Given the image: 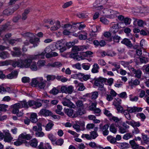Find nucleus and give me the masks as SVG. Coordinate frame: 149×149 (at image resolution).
Returning a JSON list of instances; mask_svg holds the SVG:
<instances>
[{
	"instance_id": "49",
	"label": "nucleus",
	"mask_w": 149,
	"mask_h": 149,
	"mask_svg": "<svg viewBox=\"0 0 149 149\" xmlns=\"http://www.w3.org/2000/svg\"><path fill=\"white\" fill-rule=\"evenodd\" d=\"M39 79L37 80L36 78L33 79L31 82L32 86L35 87H37L39 83Z\"/></svg>"
},
{
	"instance_id": "41",
	"label": "nucleus",
	"mask_w": 149,
	"mask_h": 149,
	"mask_svg": "<svg viewBox=\"0 0 149 149\" xmlns=\"http://www.w3.org/2000/svg\"><path fill=\"white\" fill-rule=\"evenodd\" d=\"M66 94H71L73 90V87L72 86H66Z\"/></svg>"
},
{
	"instance_id": "35",
	"label": "nucleus",
	"mask_w": 149,
	"mask_h": 149,
	"mask_svg": "<svg viewBox=\"0 0 149 149\" xmlns=\"http://www.w3.org/2000/svg\"><path fill=\"white\" fill-rule=\"evenodd\" d=\"M78 75L79 77H81L85 81H86L89 79L91 77V75L88 74L85 75L83 73H79Z\"/></svg>"
},
{
	"instance_id": "40",
	"label": "nucleus",
	"mask_w": 149,
	"mask_h": 149,
	"mask_svg": "<svg viewBox=\"0 0 149 149\" xmlns=\"http://www.w3.org/2000/svg\"><path fill=\"white\" fill-rule=\"evenodd\" d=\"M84 114V112L80 109H79L73 115V117H76L79 115H82Z\"/></svg>"
},
{
	"instance_id": "1",
	"label": "nucleus",
	"mask_w": 149,
	"mask_h": 149,
	"mask_svg": "<svg viewBox=\"0 0 149 149\" xmlns=\"http://www.w3.org/2000/svg\"><path fill=\"white\" fill-rule=\"evenodd\" d=\"M28 108V107L27 102L26 101H23L19 103L15 104L13 105V109L12 112L13 113L17 114L19 112V108Z\"/></svg>"
},
{
	"instance_id": "45",
	"label": "nucleus",
	"mask_w": 149,
	"mask_h": 149,
	"mask_svg": "<svg viewBox=\"0 0 149 149\" xmlns=\"http://www.w3.org/2000/svg\"><path fill=\"white\" fill-rule=\"evenodd\" d=\"M107 140L112 143H114L116 141V139L114 137H113L111 136H108L107 137Z\"/></svg>"
},
{
	"instance_id": "44",
	"label": "nucleus",
	"mask_w": 149,
	"mask_h": 149,
	"mask_svg": "<svg viewBox=\"0 0 149 149\" xmlns=\"http://www.w3.org/2000/svg\"><path fill=\"white\" fill-rule=\"evenodd\" d=\"M141 13H149V8L147 7L142 8L139 12Z\"/></svg>"
},
{
	"instance_id": "4",
	"label": "nucleus",
	"mask_w": 149,
	"mask_h": 149,
	"mask_svg": "<svg viewBox=\"0 0 149 149\" xmlns=\"http://www.w3.org/2000/svg\"><path fill=\"white\" fill-rule=\"evenodd\" d=\"M56 47L60 50V52H63L66 50L65 44L63 41H59L56 42L55 45Z\"/></svg>"
},
{
	"instance_id": "56",
	"label": "nucleus",
	"mask_w": 149,
	"mask_h": 149,
	"mask_svg": "<svg viewBox=\"0 0 149 149\" xmlns=\"http://www.w3.org/2000/svg\"><path fill=\"white\" fill-rule=\"evenodd\" d=\"M113 104L116 107L117 110L118 111L122 112L123 111V108L120 105V104H114L113 103Z\"/></svg>"
},
{
	"instance_id": "24",
	"label": "nucleus",
	"mask_w": 149,
	"mask_h": 149,
	"mask_svg": "<svg viewBox=\"0 0 149 149\" xmlns=\"http://www.w3.org/2000/svg\"><path fill=\"white\" fill-rule=\"evenodd\" d=\"M10 56L9 54L6 51H3L0 52V58L2 59H6Z\"/></svg>"
},
{
	"instance_id": "46",
	"label": "nucleus",
	"mask_w": 149,
	"mask_h": 149,
	"mask_svg": "<svg viewBox=\"0 0 149 149\" xmlns=\"http://www.w3.org/2000/svg\"><path fill=\"white\" fill-rule=\"evenodd\" d=\"M38 142L36 139H34L30 142V145L33 147H36L37 146Z\"/></svg>"
},
{
	"instance_id": "26",
	"label": "nucleus",
	"mask_w": 149,
	"mask_h": 149,
	"mask_svg": "<svg viewBox=\"0 0 149 149\" xmlns=\"http://www.w3.org/2000/svg\"><path fill=\"white\" fill-rule=\"evenodd\" d=\"M84 49L83 46H73L72 48V51L74 52H77L78 51H82Z\"/></svg>"
},
{
	"instance_id": "13",
	"label": "nucleus",
	"mask_w": 149,
	"mask_h": 149,
	"mask_svg": "<svg viewBox=\"0 0 149 149\" xmlns=\"http://www.w3.org/2000/svg\"><path fill=\"white\" fill-rule=\"evenodd\" d=\"M71 58H73L75 60L79 61L82 58V56H80L78 55V53L77 52H73L71 53L70 55Z\"/></svg>"
},
{
	"instance_id": "22",
	"label": "nucleus",
	"mask_w": 149,
	"mask_h": 149,
	"mask_svg": "<svg viewBox=\"0 0 149 149\" xmlns=\"http://www.w3.org/2000/svg\"><path fill=\"white\" fill-rule=\"evenodd\" d=\"M4 140L7 141L9 142L12 140L13 138L11 136L9 132H6L4 135Z\"/></svg>"
},
{
	"instance_id": "20",
	"label": "nucleus",
	"mask_w": 149,
	"mask_h": 149,
	"mask_svg": "<svg viewBox=\"0 0 149 149\" xmlns=\"http://www.w3.org/2000/svg\"><path fill=\"white\" fill-rule=\"evenodd\" d=\"M42 124L39 123H37L36 125L34 126L33 127V130L35 132L38 131H42Z\"/></svg>"
},
{
	"instance_id": "63",
	"label": "nucleus",
	"mask_w": 149,
	"mask_h": 149,
	"mask_svg": "<svg viewBox=\"0 0 149 149\" xmlns=\"http://www.w3.org/2000/svg\"><path fill=\"white\" fill-rule=\"evenodd\" d=\"M139 59L141 62L142 63H146L148 61V58L144 57L141 56L139 57Z\"/></svg>"
},
{
	"instance_id": "61",
	"label": "nucleus",
	"mask_w": 149,
	"mask_h": 149,
	"mask_svg": "<svg viewBox=\"0 0 149 149\" xmlns=\"http://www.w3.org/2000/svg\"><path fill=\"white\" fill-rule=\"evenodd\" d=\"M100 21L105 24H107L109 23V21L105 18L102 17L100 18Z\"/></svg>"
},
{
	"instance_id": "9",
	"label": "nucleus",
	"mask_w": 149,
	"mask_h": 149,
	"mask_svg": "<svg viewBox=\"0 0 149 149\" xmlns=\"http://www.w3.org/2000/svg\"><path fill=\"white\" fill-rule=\"evenodd\" d=\"M13 49L15 51L11 52L12 55L13 56L19 57L21 55V49L19 47H15Z\"/></svg>"
},
{
	"instance_id": "59",
	"label": "nucleus",
	"mask_w": 149,
	"mask_h": 149,
	"mask_svg": "<svg viewBox=\"0 0 149 149\" xmlns=\"http://www.w3.org/2000/svg\"><path fill=\"white\" fill-rule=\"evenodd\" d=\"M23 35L24 36L30 38H34L35 37V36L33 33L29 32L25 33Z\"/></svg>"
},
{
	"instance_id": "25",
	"label": "nucleus",
	"mask_w": 149,
	"mask_h": 149,
	"mask_svg": "<svg viewBox=\"0 0 149 149\" xmlns=\"http://www.w3.org/2000/svg\"><path fill=\"white\" fill-rule=\"evenodd\" d=\"M30 120L33 123H36L38 120L37 114L35 113H32L30 117Z\"/></svg>"
},
{
	"instance_id": "38",
	"label": "nucleus",
	"mask_w": 149,
	"mask_h": 149,
	"mask_svg": "<svg viewBox=\"0 0 149 149\" xmlns=\"http://www.w3.org/2000/svg\"><path fill=\"white\" fill-rule=\"evenodd\" d=\"M142 136L144 143L148 144L149 142V137L147 135L144 134L143 133L142 134Z\"/></svg>"
},
{
	"instance_id": "23",
	"label": "nucleus",
	"mask_w": 149,
	"mask_h": 149,
	"mask_svg": "<svg viewBox=\"0 0 149 149\" xmlns=\"http://www.w3.org/2000/svg\"><path fill=\"white\" fill-rule=\"evenodd\" d=\"M140 83V81L138 79H136L134 80H131V81L129 82V84L130 86L133 87L134 86L139 85Z\"/></svg>"
},
{
	"instance_id": "6",
	"label": "nucleus",
	"mask_w": 149,
	"mask_h": 149,
	"mask_svg": "<svg viewBox=\"0 0 149 149\" xmlns=\"http://www.w3.org/2000/svg\"><path fill=\"white\" fill-rule=\"evenodd\" d=\"M109 127V125L108 124H106L103 126L102 124H101L99 125V128L102 132L103 135L104 136L107 135L109 133V131L108 129Z\"/></svg>"
},
{
	"instance_id": "14",
	"label": "nucleus",
	"mask_w": 149,
	"mask_h": 149,
	"mask_svg": "<svg viewBox=\"0 0 149 149\" xmlns=\"http://www.w3.org/2000/svg\"><path fill=\"white\" fill-rule=\"evenodd\" d=\"M39 41V39L38 38H31L29 40V42L33 44V47H35L38 46V41Z\"/></svg>"
},
{
	"instance_id": "11",
	"label": "nucleus",
	"mask_w": 149,
	"mask_h": 149,
	"mask_svg": "<svg viewBox=\"0 0 149 149\" xmlns=\"http://www.w3.org/2000/svg\"><path fill=\"white\" fill-rule=\"evenodd\" d=\"M18 74V72L17 71L15 70L12 71L10 73L7 75L6 77V78L9 79L13 78H16L17 77Z\"/></svg>"
},
{
	"instance_id": "54",
	"label": "nucleus",
	"mask_w": 149,
	"mask_h": 149,
	"mask_svg": "<svg viewBox=\"0 0 149 149\" xmlns=\"http://www.w3.org/2000/svg\"><path fill=\"white\" fill-rule=\"evenodd\" d=\"M110 131L113 133H116L117 132V129L115 128L114 124H111L110 126Z\"/></svg>"
},
{
	"instance_id": "55",
	"label": "nucleus",
	"mask_w": 149,
	"mask_h": 149,
	"mask_svg": "<svg viewBox=\"0 0 149 149\" xmlns=\"http://www.w3.org/2000/svg\"><path fill=\"white\" fill-rule=\"evenodd\" d=\"M135 106L133 107H128L127 109L125 111H127L130 113L135 112Z\"/></svg>"
},
{
	"instance_id": "17",
	"label": "nucleus",
	"mask_w": 149,
	"mask_h": 149,
	"mask_svg": "<svg viewBox=\"0 0 149 149\" xmlns=\"http://www.w3.org/2000/svg\"><path fill=\"white\" fill-rule=\"evenodd\" d=\"M51 50V49L49 47H46L44 51L41 53L40 54H38L36 55V57L37 56H40V58H42L43 59L44 58V56L45 53L47 52H49Z\"/></svg>"
},
{
	"instance_id": "28",
	"label": "nucleus",
	"mask_w": 149,
	"mask_h": 149,
	"mask_svg": "<svg viewBox=\"0 0 149 149\" xmlns=\"http://www.w3.org/2000/svg\"><path fill=\"white\" fill-rule=\"evenodd\" d=\"M64 112L65 114L69 116H72L73 114L74 110L71 108L64 109Z\"/></svg>"
},
{
	"instance_id": "47",
	"label": "nucleus",
	"mask_w": 149,
	"mask_h": 149,
	"mask_svg": "<svg viewBox=\"0 0 149 149\" xmlns=\"http://www.w3.org/2000/svg\"><path fill=\"white\" fill-rule=\"evenodd\" d=\"M14 142L15 145L16 146H19L21 145L23 143H25L26 141L25 140L22 139V140H19Z\"/></svg>"
},
{
	"instance_id": "21",
	"label": "nucleus",
	"mask_w": 149,
	"mask_h": 149,
	"mask_svg": "<svg viewBox=\"0 0 149 149\" xmlns=\"http://www.w3.org/2000/svg\"><path fill=\"white\" fill-rule=\"evenodd\" d=\"M61 26L60 22L59 21H57L55 23V25L51 27L50 30L51 31H56L60 28Z\"/></svg>"
},
{
	"instance_id": "34",
	"label": "nucleus",
	"mask_w": 149,
	"mask_h": 149,
	"mask_svg": "<svg viewBox=\"0 0 149 149\" xmlns=\"http://www.w3.org/2000/svg\"><path fill=\"white\" fill-rule=\"evenodd\" d=\"M90 134L91 139H95L98 136L96 131L94 130L90 132Z\"/></svg>"
},
{
	"instance_id": "39",
	"label": "nucleus",
	"mask_w": 149,
	"mask_h": 149,
	"mask_svg": "<svg viewBox=\"0 0 149 149\" xmlns=\"http://www.w3.org/2000/svg\"><path fill=\"white\" fill-rule=\"evenodd\" d=\"M54 124L51 123H49L45 127V130L47 131H49L52 129L53 126H54Z\"/></svg>"
},
{
	"instance_id": "53",
	"label": "nucleus",
	"mask_w": 149,
	"mask_h": 149,
	"mask_svg": "<svg viewBox=\"0 0 149 149\" xmlns=\"http://www.w3.org/2000/svg\"><path fill=\"white\" fill-rule=\"evenodd\" d=\"M12 66L14 68L16 67L17 66L18 67H20V66H19V65H20V60L17 61H13L11 64Z\"/></svg>"
},
{
	"instance_id": "2",
	"label": "nucleus",
	"mask_w": 149,
	"mask_h": 149,
	"mask_svg": "<svg viewBox=\"0 0 149 149\" xmlns=\"http://www.w3.org/2000/svg\"><path fill=\"white\" fill-rule=\"evenodd\" d=\"M107 80L106 78L100 77L95 80L94 84L96 86L102 88L104 87L103 83H105Z\"/></svg>"
},
{
	"instance_id": "19",
	"label": "nucleus",
	"mask_w": 149,
	"mask_h": 149,
	"mask_svg": "<svg viewBox=\"0 0 149 149\" xmlns=\"http://www.w3.org/2000/svg\"><path fill=\"white\" fill-rule=\"evenodd\" d=\"M60 86H58L56 88L54 87L52 90L50 91L49 93L53 95H57L58 93H60Z\"/></svg>"
},
{
	"instance_id": "37",
	"label": "nucleus",
	"mask_w": 149,
	"mask_h": 149,
	"mask_svg": "<svg viewBox=\"0 0 149 149\" xmlns=\"http://www.w3.org/2000/svg\"><path fill=\"white\" fill-rule=\"evenodd\" d=\"M77 16L80 18H86L88 17V15L86 13H81L77 14Z\"/></svg>"
},
{
	"instance_id": "12",
	"label": "nucleus",
	"mask_w": 149,
	"mask_h": 149,
	"mask_svg": "<svg viewBox=\"0 0 149 149\" xmlns=\"http://www.w3.org/2000/svg\"><path fill=\"white\" fill-rule=\"evenodd\" d=\"M121 43L129 48H131L133 47V44L131 42V41L129 39L126 38L123 39L121 41Z\"/></svg>"
},
{
	"instance_id": "15",
	"label": "nucleus",
	"mask_w": 149,
	"mask_h": 149,
	"mask_svg": "<svg viewBox=\"0 0 149 149\" xmlns=\"http://www.w3.org/2000/svg\"><path fill=\"white\" fill-rule=\"evenodd\" d=\"M12 91L9 87L5 88L3 85H0V93L3 94L6 92L11 93Z\"/></svg>"
},
{
	"instance_id": "62",
	"label": "nucleus",
	"mask_w": 149,
	"mask_h": 149,
	"mask_svg": "<svg viewBox=\"0 0 149 149\" xmlns=\"http://www.w3.org/2000/svg\"><path fill=\"white\" fill-rule=\"evenodd\" d=\"M76 104L77 107H81L83 108L84 106L83 103V102L81 100H78L76 103Z\"/></svg>"
},
{
	"instance_id": "16",
	"label": "nucleus",
	"mask_w": 149,
	"mask_h": 149,
	"mask_svg": "<svg viewBox=\"0 0 149 149\" xmlns=\"http://www.w3.org/2000/svg\"><path fill=\"white\" fill-rule=\"evenodd\" d=\"M132 72L136 77L139 79L141 78V75L142 74V72L140 70L138 69L136 70L135 69H133L132 70Z\"/></svg>"
},
{
	"instance_id": "5",
	"label": "nucleus",
	"mask_w": 149,
	"mask_h": 149,
	"mask_svg": "<svg viewBox=\"0 0 149 149\" xmlns=\"http://www.w3.org/2000/svg\"><path fill=\"white\" fill-rule=\"evenodd\" d=\"M97 0H96L95 2L93 3V6L96 9L99 10L100 11V13L102 14V13H104L103 11L102 10L103 9H104V7L103 6V5L101 4V2L99 1L97 2Z\"/></svg>"
},
{
	"instance_id": "36",
	"label": "nucleus",
	"mask_w": 149,
	"mask_h": 149,
	"mask_svg": "<svg viewBox=\"0 0 149 149\" xmlns=\"http://www.w3.org/2000/svg\"><path fill=\"white\" fill-rule=\"evenodd\" d=\"M36 63L34 62H32L30 65V68L33 71H36L38 70V67Z\"/></svg>"
},
{
	"instance_id": "8",
	"label": "nucleus",
	"mask_w": 149,
	"mask_h": 149,
	"mask_svg": "<svg viewBox=\"0 0 149 149\" xmlns=\"http://www.w3.org/2000/svg\"><path fill=\"white\" fill-rule=\"evenodd\" d=\"M62 103L65 106H67L73 108L75 107V105L68 99H63L62 101Z\"/></svg>"
},
{
	"instance_id": "10",
	"label": "nucleus",
	"mask_w": 149,
	"mask_h": 149,
	"mask_svg": "<svg viewBox=\"0 0 149 149\" xmlns=\"http://www.w3.org/2000/svg\"><path fill=\"white\" fill-rule=\"evenodd\" d=\"M32 138L30 134H26V133H22L19 135L18 137L19 140H22V139H26L27 140H30Z\"/></svg>"
},
{
	"instance_id": "33",
	"label": "nucleus",
	"mask_w": 149,
	"mask_h": 149,
	"mask_svg": "<svg viewBox=\"0 0 149 149\" xmlns=\"http://www.w3.org/2000/svg\"><path fill=\"white\" fill-rule=\"evenodd\" d=\"M13 13L14 10H13V9L8 8L3 10V14L5 15H8L12 14Z\"/></svg>"
},
{
	"instance_id": "27",
	"label": "nucleus",
	"mask_w": 149,
	"mask_h": 149,
	"mask_svg": "<svg viewBox=\"0 0 149 149\" xmlns=\"http://www.w3.org/2000/svg\"><path fill=\"white\" fill-rule=\"evenodd\" d=\"M99 68L98 65L96 63H95L93 65V67L91 70V72L93 73H98L99 72Z\"/></svg>"
},
{
	"instance_id": "32",
	"label": "nucleus",
	"mask_w": 149,
	"mask_h": 149,
	"mask_svg": "<svg viewBox=\"0 0 149 149\" xmlns=\"http://www.w3.org/2000/svg\"><path fill=\"white\" fill-rule=\"evenodd\" d=\"M130 143L133 149H138L139 147V145L135 142L134 140L130 141Z\"/></svg>"
},
{
	"instance_id": "30",
	"label": "nucleus",
	"mask_w": 149,
	"mask_h": 149,
	"mask_svg": "<svg viewBox=\"0 0 149 149\" xmlns=\"http://www.w3.org/2000/svg\"><path fill=\"white\" fill-rule=\"evenodd\" d=\"M112 117L110 119V120H112L113 121L115 122L116 126L118 127L120 124H119L118 123H120V121L121 120V118H118L115 116H112Z\"/></svg>"
},
{
	"instance_id": "7",
	"label": "nucleus",
	"mask_w": 149,
	"mask_h": 149,
	"mask_svg": "<svg viewBox=\"0 0 149 149\" xmlns=\"http://www.w3.org/2000/svg\"><path fill=\"white\" fill-rule=\"evenodd\" d=\"M38 114L39 115L47 116H52V113L51 111L45 109H41Z\"/></svg>"
},
{
	"instance_id": "18",
	"label": "nucleus",
	"mask_w": 149,
	"mask_h": 149,
	"mask_svg": "<svg viewBox=\"0 0 149 149\" xmlns=\"http://www.w3.org/2000/svg\"><path fill=\"white\" fill-rule=\"evenodd\" d=\"M39 81L38 84L37 86L40 89H43L45 86V83L43 81V79L42 77H40L39 79Z\"/></svg>"
},
{
	"instance_id": "50",
	"label": "nucleus",
	"mask_w": 149,
	"mask_h": 149,
	"mask_svg": "<svg viewBox=\"0 0 149 149\" xmlns=\"http://www.w3.org/2000/svg\"><path fill=\"white\" fill-rule=\"evenodd\" d=\"M34 103V106L33 107L34 109L39 108L42 106V104L40 102L35 101Z\"/></svg>"
},
{
	"instance_id": "43",
	"label": "nucleus",
	"mask_w": 149,
	"mask_h": 149,
	"mask_svg": "<svg viewBox=\"0 0 149 149\" xmlns=\"http://www.w3.org/2000/svg\"><path fill=\"white\" fill-rule=\"evenodd\" d=\"M119 29H116L114 30V29L112 30H110V32L115 35L116 34H121L123 32V31L122 30H119Z\"/></svg>"
},
{
	"instance_id": "52",
	"label": "nucleus",
	"mask_w": 149,
	"mask_h": 149,
	"mask_svg": "<svg viewBox=\"0 0 149 149\" xmlns=\"http://www.w3.org/2000/svg\"><path fill=\"white\" fill-rule=\"evenodd\" d=\"M45 61L44 60H39L37 63V64L38 67H42L45 65Z\"/></svg>"
},
{
	"instance_id": "42",
	"label": "nucleus",
	"mask_w": 149,
	"mask_h": 149,
	"mask_svg": "<svg viewBox=\"0 0 149 149\" xmlns=\"http://www.w3.org/2000/svg\"><path fill=\"white\" fill-rule=\"evenodd\" d=\"M64 142L63 139H60L55 141L53 144H55L56 145L61 146Z\"/></svg>"
},
{
	"instance_id": "60",
	"label": "nucleus",
	"mask_w": 149,
	"mask_h": 149,
	"mask_svg": "<svg viewBox=\"0 0 149 149\" xmlns=\"http://www.w3.org/2000/svg\"><path fill=\"white\" fill-rule=\"evenodd\" d=\"M140 125L141 124L139 122H135L133 120H132V126L134 127H139Z\"/></svg>"
},
{
	"instance_id": "64",
	"label": "nucleus",
	"mask_w": 149,
	"mask_h": 149,
	"mask_svg": "<svg viewBox=\"0 0 149 149\" xmlns=\"http://www.w3.org/2000/svg\"><path fill=\"white\" fill-rule=\"evenodd\" d=\"M78 86L79 87L78 88V91H83L86 88L85 87L82 83H79L78 84Z\"/></svg>"
},
{
	"instance_id": "29",
	"label": "nucleus",
	"mask_w": 149,
	"mask_h": 149,
	"mask_svg": "<svg viewBox=\"0 0 149 149\" xmlns=\"http://www.w3.org/2000/svg\"><path fill=\"white\" fill-rule=\"evenodd\" d=\"M120 36H118L117 34H116L113 37V38H110L109 41V42H111L112 41L113 39L114 41L118 43L119 42V40L120 39Z\"/></svg>"
},
{
	"instance_id": "51",
	"label": "nucleus",
	"mask_w": 149,
	"mask_h": 149,
	"mask_svg": "<svg viewBox=\"0 0 149 149\" xmlns=\"http://www.w3.org/2000/svg\"><path fill=\"white\" fill-rule=\"evenodd\" d=\"M35 135L36 137H42L45 135V134L42 131H38L35 132Z\"/></svg>"
},
{
	"instance_id": "3",
	"label": "nucleus",
	"mask_w": 149,
	"mask_h": 149,
	"mask_svg": "<svg viewBox=\"0 0 149 149\" xmlns=\"http://www.w3.org/2000/svg\"><path fill=\"white\" fill-rule=\"evenodd\" d=\"M31 63V61L28 59L21 60H20V65H19V66H20L21 68H27L30 67Z\"/></svg>"
},
{
	"instance_id": "58",
	"label": "nucleus",
	"mask_w": 149,
	"mask_h": 149,
	"mask_svg": "<svg viewBox=\"0 0 149 149\" xmlns=\"http://www.w3.org/2000/svg\"><path fill=\"white\" fill-rule=\"evenodd\" d=\"M48 137L49 139L52 142V143L54 142L56 140V138L52 134H49L48 135Z\"/></svg>"
},
{
	"instance_id": "57",
	"label": "nucleus",
	"mask_w": 149,
	"mask_h": 149,
	"mask_svg": "<svg viewBox=\"0 0 149 149\" xmlns=\"http://www.w3.org/2000/svg\"><path fill=\"white\" fill-rule=\"evenodd\" d=\"M118 127H119V131L121 133H124L128 132V129H125L123 126H120L119 125Z\"/></svg>"
},
{
	"instance_id": "48",
	"label": "nucleus",
	"mask_w": 149,
	"mask_h": 149,
	"mask_svg": "<svg viewBox=\"0 0 149 149\" xmlns=\"http://www.w3.org/2000/svg\"><path fill=\"white\" fill-rule=\"evenodd\" d=\"M55 75H48L46 77L47 81H53L56 79Z\"/></svg>"
},
{
	"instance_id": "31",
	"label": "nucleus",
	"mask_w": 149,
	"mask_h": 149,
	"mask_svg": "<svg viewBox=\"0 0 149 149\" xmlns=\"http://www.w3.org/2000/svg\"><path fill=\"white\" fill-rule=\"evenodd\" d=\"M57 109L55 110L56 113L61 116H63L64 113L61 111L62 109V107L60 105H57Z\"/></svg>"
}]
</instances>
